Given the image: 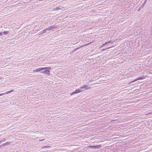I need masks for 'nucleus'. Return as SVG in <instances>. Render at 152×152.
Here are the masks:
<instances>
[{
  "mask_svg": "<svg viewBox=\"0 0 152 152\" xmlns=\"http://www.w3.org/2000/svg\"><path fill=\"white\" fill-rule=\"evenodd\" d=\"M89 88V86L87 85H83L80 87L79 89H80V91H84L88 89Z\"/></svg>",
  "mask_w": 152,
  "mask_h": 152,
  "instance_id": "nucleus-1",
  "label": "nucleus"
},
{
  "mask_svg": "<svg viewBox=\"0 0 152 152\" xmlns=\"http://www.w3.org/2000/svg\"><path fill=\"white\" fill-rule=\"evenodd\" d=\"M56 28V26H50L49 27L47 28L46 29H44L43 31V33L46 32V31L47 30H48V31L53 30V31L54 30H53V29Z\"/></svg>",
  "mask_w": 152,
  "mask_h": 152,
  "instance_id": "nucleus-2",
  "label": "nucleus"
},
{
  "mask_svg": "<svg viewBox=\"0 0 152 152\" xmlns=\"http://www.w3.org/2000/svg\"><path fill=\"white\" fill-rule=\"evenodd\" d=\"M145 76H141V77H139L138 78L135 79L134 80L131 81V83H133L136 81H137L138 80H143V79H145Z\"/></svg>",
  "mask_w": 152,
  "mask_h": 152,
  "instance_id": "nucleus-3",
  "label": "nucleus"
},
{
  "mask_svg": "<svg viewBox=\"0 0 152 152\" xmlns=\"http://www.w3.org/2000/svg\"><path fill=\"white\" fill-rule=\"evenodd\" d=\"M45 69H43L44 70L43 71H42L41 72V73H45L46 72H47V71L48 69L49 70H50L51 69V68L50 67H44Z\"/></svg>",
  "mask_w": 152,
  "mask_h": 152,
  "instance_id": "nucleus-4",
  "label": "nucleus"
},
{
  "mask_svg": "<svg viewBox=\"0 0 152 152\" xmlns=\"http://www.w3.org/2000/svg\"><path fill=\"white\" fill-rule=\"evenodd\" d=\"M45 69V68H43V67L38 68L37 69H36L35 70H33V71L34 72H39L40 71L42 70H43V69Z\"/></svg>",
  "mask_w": 152,
  "mask_h": 152,
  "instance_id": "nucleus-5",
  "label": "nucleus"
},
{
  "mask_svg": "<svg viewBox=\"0 0 152 152\" xmlns=\"http://www.w3.org/2000/svg\"><path fill=\"white\" fill-rule=\"evenodd\" d=\"M81 91H80V89H76L75 90V91H74L72 93H71L70 94V95H72L74 94H77V93H79Z\"/></svg>",
  "mask_w": 152,
  "mask_h": 152,
  "instance_id": "nucleus-6",
  "label": "nucleus"
},
{
  "mask_svg": "<svg viewBox=\"0 0 152 152\" xmlns=\"http://www.w3.org/2000/svg\"><path fill=\"white\" fill-rule=\"evenodd\" d=\"M114 42H112V41H110L107 42L105 43V44L107 45H108V44L109 43H111V44H113V43Z\"/></svg>",
  "mask_w": 152,
  "mask_h": 152,
  "instance_id": "nucleus-7",
  "label": "nucleus"
},
{
  "mask_svg": "<svg viewBox=\"0 0 152 152\" xmlns=\"http://www.w3.org/2000/svg\"><path fill=\"white\" fill-rule=\"evenodd\" d=\"M91 147H92L94 148H100V146L99 145H97V146H91Z\"/></svg>",
  "mask_w": 152,
  "mask_h": 152,
  "instance_id": "nucleus-8",
  "label": "nucleus"
},
{
  "mask_svg": "<svg viewBox=\"0 0 152 152\" xmlns=\"http://www.w3.org/2000/svg\"><path fill=\"white\" fill-rule=\"evenodd\" d=\"M50 70H49V69H48V70L47 71V72H46V73H45L47 75H50Z\"/></svg>",
  "mask_w": 152,
  "mask_h": 152,
  "instance_id": "nucleus-9",
  "label": "nucleus"
},
{
  "mask_svg": "<svg viewBox=\"0 0 152 152\" xmlns=\"http://www.w3.org/2000/svg\"><path fill=\"white\" fill-rule=\"evenodd\" d=\"M51 146H44L42 147V148H50Z\"/></svg>",
  "mask_w": 152,
  "mask_h": 152,
  "instance_id": "nucleus-10",
  "label": "nucleus"
},
{
  "mask_svg": "<svg viewBox=\"0 0 152 152\" xmlns=\"http://www.w3.org/2000/svg\"><path fill=\"white\" fill-rule=\"evenodd\" d=\"M147 1V0H145V1H144V3L142 4V6L140 7V8H141L142 7V6L143 7L144 6V5L145 4V3Z\"/></svg>",
  "mask_w": 152,
  "mask_h": 152,
  "instance_id": "nucleus-11",
  "label": "nucleus"
},
{
  "mask_svg": "<svg viewBox=\"0 0 152 152\" xmlns=\"http://www.w3.org/2000/svg\"><path fill=\"white\" fill-rule=\"evenodd\" d=\"M2 33H3L4 35H6L8 33V31H3V32H2Z\"/></svg>",
  "mask_w": 152,
  "mask_h": 152,
  "instance_id": "nucleus-12",
  "label": "nucleus"
},
{
  "mask_svg": "<svg viewBox=\"0 0 152 152\" xmlns=\"http://www.w3.org/2000/svg\"><path fill=\"white\" fill-rule=\"evenodd\" d=\"M13 91V90H11L10 91H7V92H5V93L8 94H9V93H10L11 92H12Z\"/></svg>",
  "mask_w": 152,
  "mask_h": 152,
  "instance_id": "nucleus-13",
  "label": "nucleus"
},
{
  "mask_svg": "<svg viewBox=\"0 0 152 152\" xmlns=\"http://www.w3.org/2000/svg\"><path fill=\"white\" fill-rule=\"evenodd\" d=\"M61 9V8H60V7H57L55 8V10H59V9Z\"/></svg>",
  "mask_w": 152,
  "mask_h": 152,
  "instance_id": "nucleus-14",
  "label": "nucleus"
},
{
  "mask_svg": "<svg viewBox=\"0 0 152 152\" xmlns=\"http://www.w3.org/2000/svg\"><path fill=\"white\" fill-rule=\"evenodd\" d=\"M106 44H105V43L102 44L100 47H99V48H102L103 47H104V46H105V45H106Z\"/></svg>",
  "mask_w": 152,
  "mask_h": 152,
  "instance_id": "nucleus-15",
  "label": "nucleus"
},
{
  "mask_svg": "<svg viewBox=\"0 0 152 152\" xmlns=\"http://www.w3.org/2000/svg\"><path fill=\"white\" fill-rule=\"evenodd\" d=\"M111 48V47H109V48H106V49H102V50H101V52H102V51H103L105 50H106V49H109V48Z\"/></svg>",
  "mask_w": 152,
  "mask_h": 152,
  "instance_id": "nucleus-16",
  "label": "nucleus"
},
{
  "mask_svg": "<svg viewBox=\"0 0 152 152\" xmlns=\"http://www.w3.org/2000/svg\"><path fill=\"white\" fill-rule=\"evenodd\" d=\"M5 93H2V94H0V96L4 95V94Z\"/></svg>",
  "mask_w": 152,
  "mask_h": 152,
  "instance_id": "nucleus-17",
  "label": "nucleus"
},
{
  "mask_svg": "<svg viewBox=\"0 0 152 152\" xmlns=\"http://www.w3.org/2000/svg\"><path fill=\"white\" fill-rule=\"evenodd\" d=\"M2 32H0V35H2Z\"/></svg>",
  "mask_w": 152,
  "mask_h": 152,
  "instance_id": "nucleus-18",
  "label": "nucleus"
},
{
  "mask_svg": "<svg viewBox=\"0 0 152 152\" xmlns=\"http://www.w3.org/2000/svg\"><path fill=\"white\" fill-rule=\"evenodd\" d=\"M44 140V139L41 140H40L39 141H42V140Z\"/></svg>",
  "mask_w": 152,
  "mask_h": 152,
  "instance_id": "nucleus-19",
  "label": "nucleus"
},
{
  "mask_svg": "<svg viewBox=\"0 0 152 152\" xmlns=\"http://www.w3.org/2000/svg\"><path fill=\"white\" fill-rule=\"evenodd\" d=\"M77 49H78V48H77V49H75V50H77Z\"/></svg>",
  "mask_w": 152,
  "mask_h": 152,
  "instance_id": "nucleus-20",
  "label": "nucleus"
}]
</instances>
